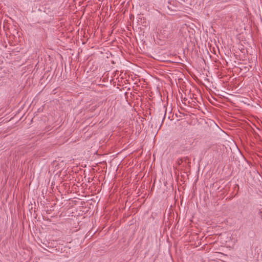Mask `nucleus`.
<instances>
[{
  "mask_svg": "<svg viewBox=\"0 0 262 262\" xmlns=\"http://www.w3.org/2000/svg\"><path fill=\"white\" fill-rule=\"evenodd\" d=\"M169 27L168 25H162L157 30V34L160 38H164L167 37L169 34Z\"/></svg>",
  "mask_w": 262,
  "mask_h": 262,
  "instance_id": "obj_1",
  "label": "nucleus"
}]
</instances>
